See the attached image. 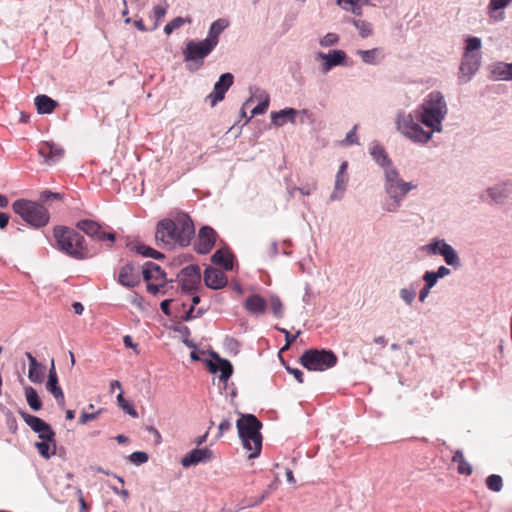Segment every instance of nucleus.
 <instances>
[{
  "mask_svg": "<svg viewBox=\"0 0 512 512\" xmlns=\"http://www.w3.org/2000/svg\"><path fill=\"white\" fill-rule=\"evenodd\" d=\"M447 113L444 97L440 92H432L421 105L420 121L431 128L425 131L411 114H402L397 118L398 130L414 142L426 143L432 137L433 131H440L441 122Z\"/></svg>",
  "mask_w": 512,
  "mask_h": 512,
  "instance_id": "obj_1",
  "label": "nucleus"
},
{
  "mask_svg": "<svg viewBox=\"0 0 512 512\" xmlns=\"http://www.w3.org/2000/svg\"><path fill=\"white\" fill-rule=\"evenodd\" d=\"M194 233L195 228L191 218L187 214H180L174 219L165 218L157 223L155 241L161 249L186 247Z\"/></svg>",
  "mask_w": 512,
  "mask_h": 512,
  "instance_id": "obj_2",
  "label": "nucleus"
},
{
  "mask_svg": "<svg viewBox=\"0 0 512 512\" xmlns=\"http://www.w3.org/2000/svg\"><path fill=\"white\" fill-rule=\"evenodd\" d=\"M53 237L55 247L73 259L84 260L93 256L84 236L70 227L55 226Z\"/></svg>",
  "mask_w": 512,
  "mask_h": 512,
  "instance_id": "obj_3",
  "label": "nucleus"
},
{
  "mask_svg": "<svg viewBox=\"0 0 512 512\" xmlns=\"http://www.w3.org/2000/svg\"><path fill=\"white\" fill-rule=\"evenodd\" d=\"M236 427L244 448L251 452L249 458L259 456L262 449V423L253 414H242Z\"/></svg>",
  "mask_w": 512,
  "mask_h": 512,
  "instance_id": "obj_4",
  "label": "nucleus"
},
{
  "mask_svg": "<svg viewBox=\"0 0 512 512\" xmlns=\"http://www.w3.org/2000/svg\"><path fill=\"white\" fill-rule=\"evenodd\" d=\"M416 185L411 182H405L400 178L398 171L392 167L385 169V191L392 199V202L387 204L386 210L395 212L400 207V202L403 197Z\"/></svg>",
  "mask_w": 512,
  "mask_h": 512,
  "instance_id": "obj_5",
  "label": "nucleus"
},
{
  "mask_svg": "<svg viewBox=\"0 0 512 512\" xmlns=\"http://www.w3.org/2000/svg\"><path fill=\"white\" fill-rule=\"evenodd\" d=\"M12 208L16 214L34 228L44 227L49 222L48 210L38 202L19 199L13 203Z\"/></svg>",
  "mask_w": 512,
  "mask_h": 512,
  "instance_id": "obj_6",
  "label": "nucleus"
},
{
  "mask_svg": "<svg viewBox=\"0 0 512 512\" xmlns=\"http://www.w3.org/2000/svg\"><path fill=\"white\" fill-rule=\"evenodd\" d=\"M480 47V38L469 37L466 40V47L459 69V79L461 81L468 82L471 77L478 71L481 65V55L479 53Z\"/></svg>",
  "mask_w": 512,
  "mask_h": 512,
  "instance_id": "obj_7",
  "label": "nucleus"
},
{
  "mask_svg": "<svg viewBox=\"0 0 512 512\" xmlns=\"http://www.w3.org/2000/svg\"><path fill=\"white\" fill-rule=\"evenodd\" d=\"M338 358L331 350L309 349L300 357V363L310 371H325L337 364Z\"/></svg>",
  "mask_w": 512,
  "mask_h": 512,
  "instance_id": "obj_8",
  "label": "nucleus"
},
{
  "mask_svg": "<svg viewBox=\"0 0 512 512\" xmlns=\"http://www.w3.org/2000/svg\"><path fill=\"white\" fill-rule=\"evenodd\" d=\"M214 48L215 43L206 39L202 41H188L183 51L184 61L196 64L194 69L190 68L191 70H196L203 65L204 58L207 57Z\"/></svg>",
  "mask_w": 512,
  "mask_h": 512,
  "instance_id": "obj_9",
  "label": "nucleus"
},
{
  "mask_svg": "<svg viewBox=\"0 0 512 512\" xmlns=\"http://www.w3.org/2000/svg\"><path fill=\"white\" fill-rule=\"evenodd\" d=\"M76 227L97 242H107V248H111L115 242L116 234L113 231L104 230L103 226L94 220H80L77 222Z\"/></svg>",
  "mask_w": 512,
  "mask_h": 512,
  "instance_id": "obj_10",
  "label": "nucleus"
},
{
  "mask_svg": "<svg viewBox=\"0 0 512 512\" xmlns=\"http://www.w3.org/2000/svg\"><path fill=\"white\" fill-rule=\"evenodd\" d=\"M21 417L25 423L36 433H38L41 440H53L55 432L51 426L44 420L37 416L30 415L26 412H21Z\"/></svg>",
  "mask_w": 512,
  "mask_h": 512,
  "instance_id": "obj_11",
  "label": "nucleus"
},
{
  "mask_svg": "<svg viewBox=\"0 0 512 512\" xmlns=\"http://www.w3.org/2000/svg\"><path fill=\"white\" fill-rule=\"evenodd\" d=\"M179 277L182 290L192 293L197 290L201 281L200 268L197 265H189L181 270Z\"/></svg>",
  "mask_w": 512,
  "mask_h": 512,
  "instance_id": "obj_12",
  "label": "nucleus"
},
{
  "mask_svg": "<svg viewBox=\"0 0 512 512\" xmlns=\"http://www.w3.org/2000/svg\"><path fill=\"white\" fill-rule=\"evenodd\" d=\"M216 239L217 233L212 227L204 226L200 228L195 243V250L200 254L209 253L213 249Z\"/></svg>",
  "mask_w": 512,
  "mask_h": 512,
  "instance_id": "obj_13",
  "label": "nucleus"
},
{
  "mask_svg": "<svg viewBox=\"0 0 512 512\" xmlns=\"http://www.w3.org/2000/svg\"><path fill=\"white\" fill-rule=\"evenodd\" d=\"M233 80L234 77L231 73H224L220 76L214 85L213 92L207 96V100L210 101L212 107L224 99L225 93L233 84Z\"/></svg>",
  "mask_w": 512,
  "mask_h": 512,
  "instance_id": "obj_14",
  "label": "nucleus"
},
{
  "mask_svg": "<svg viewBox=\"0 0 512 512\" xmlns=\"http://www.w3.org/2000/svg\"><path fill=\"white\" fill-rule=\"evenodd\" d=\"M141 273L138 267L132 264L124 265L118 275V282L125 287H135L140 283Z\"/></svg>",
  "mask_w": 512,
  "mask_h": 512,
  "instance_id": "obj_15",
  "label": "nucleus"
},
{
  "mask_svg": "<svg viewBox=\"0 0 512 512\" xmlns=\"http://www.w3.org/2000/svg\"><path fill=\"white\" fill-rule=\"evenodd\" d=\"M213 359V361L208 362L209 371L211 373L220 372V380L227 382L233 373L232 364L228 360L220 358L217 354H214Z\"/></svg>",
  "mask_w": 512,
  "mask_h": 512,
  "instance_id": "obj_16",
  "label": "nucleus"
},
{
  "mask_svg": "<svg viewBox=\"0 0 512 512\" xmlns=\"http://www.w3.org/2000/svg\"><path fill=\"white\" fill-rule=\"evenodd\" d=\"M212 456L213 452L208 448L193 449L190 453L182 458L181 464L184 467L197 465L199 463L210 461Z\"/></svg>",
  "mask_w": 512,
  "mask_h": 512,
  "instance_id": "obj_17",
  "label": "nucleus"
},
{
  "mask_svg": "<svg viewBox=\"0 0 512 512\" xmlns=\"http://www.w3.org/2000/svg\"><path fill=\"white\" fill-rule=\"evenodd\" d=\"M204 282L207 287L216 290L226 286L227 278L221 270L208 267L204 271Z\"/></svg>",
  "mask_w": 512,
  "mask_h": 512,
  "instance_id": "obj_18",
  "label": "nucleus"
},
{
  "mask_svg": "<svg viewBox=\"0 0 512 512\" xmlns=\"http://www.w3.org/2000/svg\"><path fill=\"white\" fill-rule=\"evenodd\" d=\"M46 388L55 397L58 404L63 407L65 405V397L61 387L58 385V377L55 370L54 360L51 361V368L49 370Z\"/></svg>",
  "mask_w": 512,
  "mask_h": 512,
  "instance_id": "obj_19",
  "label": "nucleus"
},
{
  "mask_svg": "<svg viewBox=\"0 0 512 512\" xmlns=\"http://www.w3.org/2000/svg\"><path fill=\"white\" fill-rule=\"evenodd\" d=\"M39 154L45 159L46 163L54 164L63 157L64 150L54 143L45 142L40 145Z\"/></svg>",
  "mask_w": 512,
  "mask_h": 512,
  "instance_id": "obj_20",
  "label": "nucleus"
},
{
  "mask_svg": "<svg viewBox=\"0 0 512 512\" xmlns=\"http://www.w3.org/2000/svg\"><path fill=\"white\" fill-rule=\"evenodd\" d=\"M142 274L145 281L167 284L166 274L160 268V266L155 263H146Z\"/></svg>",
  "mask_w": 512,
  "mask_h": 512,
  "instance_id": "obj_21",
  "label": "nucleus"
},
{
  "mask_svg": "<svg viewBox=\"0 0 512 512\" xmlns=\"http://www.w3.org/2000/svg\"><path fill=\"white\" fill-rule=\"evenodd\" d=\"M244 308L253 315L264 314L267 308V301L258 294H252L246 298Z\"/></svg>",
  "mask_w": 512,
  "mask_h": 512,
  "instance_id": "obj_22",
  "label": "nucleus"
},
{
  "mask_svg": "<svg viewBox=\"0 0 512 512\" xmlns=\"http://www.w3.org/2000/svg\"><path fill=\"white\" fill-rule=\"evenodd\" d=\"M319 56L325 60L323 70L327 72L332 67L342 64L346 58V53L342 50H332L328 54L320 53Z\"/></svg>",
  "mask_w": 512,
  "mask_h": 512,
  "instance_id": "obj_23",
  "label": "nucleus"
},
{
  "mask_svg": "<svg viewBox=\"0 0 512 512\" xmlns=\"http://www.w3.org/2000/svg\"><path fill=\"white\" fill-rule=\"evenodd\" d=\"M212 262L225 270L233 269V255L227 250H217L211 258Z\"/></svg>",
  "mask_w": 512,
  "mask_h": 512,
  "instance_id": "obj_24",
  "label": "nucleus"
},
{
  "mask_svg": "<svg viewBox=\"0 0 512 512\" xmlns=\"http://www.w3.org/2000/svg\"><path fill=\"white\" fill-rule=\"evenodd\" d=\"M35 105L40 114H50L58 106V103L47 95H38L35 98Z\"/></svg>",
  "mask_w": 512,
  "mask_h": 512,
  "instance_id": "obj_25",
  "label": "nucleus"
},
{
  "mask_svg": "<svg viewBox=\"0 0 512 512\" xmlns=\"http://www.w3.org/2000/svg\"><path fill=\"white\" fill-rule=\"evenodd\" d=\"M35 447L38 453L45 459L51 458L56 453V441L55 437L53 440H42L35 443Z\"/></svg>",
  "mask_w": 512,
  "mask_h": 512,
  "instance_id": "obj_26",
  "label": "nucleus"
},
{
  "mask_svg": "<svg viewBox=\"0 0 512 512\" xmlns=\"http://www.w3.org/2000/svg\"><path fill=\"white\" fill-rule=\"evenodd\" d=\"M512 3V0H490L488 5V11L491 18H494L496 21H501L504 19V13L500 12L499 15H495V13L501 9L506 8Z\"/></svg>",
  "mask_w": 512,
  "mask_h": 512,
  "instance_id": "obj_27",
  "label": "nucleus"
},
{
  "mask_svg": "<svg viewBox=\"0 0 512 512\" xmlns=\"http://www.w3.org/2000/svg\"><path fill=\"white\" fill-rule=\"evenodd\" d=\"M337 4L344 10L351 11L355 15H361L362 6L368 5L369 0H337Z\"/></svg>",
  "mask_w": 512,
  "mask_h": 512,
  "instance_id": "obj_28",
  "label": "nucleus"
},
{
  "mask_svg": "<svg viewBox=\"0 0 512 512\" xmlns=\"http://www.w3.org/2000/svg\"><path fill=\"white\" fill-rule=\"evenodd\" d=\"M452 462L458 464L457 471L459 474L468 476L472 473V466L468 461H466L462 451L457 450L454 453L452 457Z\"/></svg>",
  "mask_w": 512,
  "mask_h": 512,
  "instance_id": "obj_29",
  "label": "nucleus"
},
{
  "mask_svg": "<svg viewBox=\"0 0 512 512\" xmlns=\"http://www.w3.org/2000/svg\"><path fill=\"white\" fill-rule=\"evenodd\" d=\"M227 25L228 22L225 19H218L213 22L209 29V34L206 40L214 42L216 46L218 44L219 35L227 27Z\"/></svg>",
  "mask_w": 512,
  "mask_h": 512,
  "instance_id": "obj_30",
  "label": "nucleus"
},
{
  "mask_svg": "<svg viewBox=\"0 0 512 512\" xmlns=\"http://www.w3.org/2000/svg\"><path fill=\"white\" fill-rule=\"evenodd\" d=\"M296 113H297V111L293 108H286V109L280 110L279 112H274L271 115L272 122L276 126H282L285 123L286 117H289V119L291 121H293Z\"/></svg>",
  "mask_w": 512,
  "mask_h": 512,
  "instance_id": "obj_31",
  "label": "nucleus"
},
{
  "mask_svg": "<svg viewBox=\"0 0 512 512\" xmlns=\"http://www.w3.org/2000/svg\"><path fill=\"white\" fill-rule=\"evenodd\" d=\"M511 190L506 186H496L493 188H489L487 190L488 195L491 197V199L496 203H501L503 200L508 197Z\"/></svg>",
  "mask_w": 512,
  "mask_h": 512,
  "instance_id": "obj_32",
  "label": "nucleus"
},
{
  "mask_svg": "<svg viewBox=\"0 0 512 512\" xmlns=\"http://www.w3.org/2000/svg\"><path fill=\"white\" fill-rule=\"evenodd\" d=\"M26 401L30 408L34 411H38L42 408L41 400L37 394V391L32 387L25 388Z\"/></svg>",
  "mask_w": 512,
  "mask_h": 512,
  "instance_id": "obj_33",
  "label": "nucleus"
},
{
  "mask_svg": "<svg viewBox=\"0 0 512 512\" xmlns=\"http://www.w3.org/2000/svg\"><path fill=\"white\" fill-rule=\"evenodd\" d=\"M347 182H348L347 175H341V174L337 173L336 180H335V190L331 194L332 200L339 199L341 197V194L344 192V190L346 188Z\"/></svg>",
  "mask_w": 512,
  "mask_h": 512,
  "instance_id": "obj_34",
  "label": "nucleus"
},
{
  "mask_svg": "<svg viewBox=\"0 0 512 512\" xmlns=\"http://www.w3.org/2000/svg\"><path fill=\"white\" fill-rule=\"evenodd\" d=\"M352 23L357 28V30L359 31V35L362 38L369 37L373 32L371 24L365 20L353 19Z\"/></svg>",
  "mask_w": 512,
  "mask_h": 512,
  "instance_id": "obj_35",
  "label": "nucleus"
},
{
  "mask_svg": "<svg viewBox=\"0 0 512 512\" xmlns=\"http://www.w3.org/2000/svg\"><path fill=\"white\" fill-rule=\"evenodd\" d=\"M357 54L361 57L362 61L366 64H376L379 49L374 48L371 50H358Z\"/></svg>",
  "mask_w": 512,
  "mask_h": 512,
  "instance_id": "obj_36",
  "label": "nucleus"
},
{
  "mask_svg": "<svg viewBox=\"0 0 512 512\" xmlns=\"http://www.w3.org/2000/svg\"><path fill=\"white\" fill-rule=\"evenodd\" d=\"M442 256L448 265H451V266L459 265V257L452 246L445 245L444 253L442 254Z\"/></svg>",
  "mask_w": 512,
  "mask_h": 512,
  "instance_id": "obj_37",
  "label": "nucleus"
},
{
  "mask_svg": "<svg viewBox=\"0 0 512 512\" xmlns=\"http://www.w3.org/2000/svg\"><path fill=\"white\" fill-rule=\"evenodd\" d=\"M371 155L373 158L379 163L381 166H385L386 164H389V159L386 155L385 150L380 145L373 146L371 150Z\"/></svg>",
  "mask_w": 512,
  "mask_h": 512,
  "instance_id": "obj_38",
  "label": "nucleus"
},
{
  "mask_svg": "<svg viewBox=\"0 0 512 512\" xmlns=\"http://www.w3.org/2000/svg\"><path fill=\"white\" fill-rule=\"evenodd\" d=\"M267 306L270 307L272 313L280 318L283 315V304L278 296H271L267 301Z\"/></svg>",
  "mask_w": 512,
  "mask_h": 512,
  "instance_id": "obj_39",
  "label": "nucleus"
},
{
  "mask_svg": "<svg viewBox=\"0 0 512 512\" xmlns=\"http://www.w3.org/2000/svg\"><path fill=\"white\" fill-rule=\"evenodd\" d=\"M136 251H137V253L143 255L144 257H151L154 259H160V258L164 257V255L161 252H159L149 246H146L144 244L138 245L136 247Z\"/></svg>",
  "mask_w": 512,
  "mask_h": 512,
  "instance_id": "obj_40",
  "label": "nucleus"
},
{
  "mask_svg": "<svg viewBox=\"0 0 512 512\" xmlns=\"http://www.w3.org/2000/svg\"><path fill=\"white\" fill-rule=\"evenodd\" d=\"M486 486L491 491H494V492L501 491V489L503 487V481H502L501 476L496 475V474H492V475L488 476L486 479Z\"/></svg>",
  "mask_w": 512,
  "mask_h": 512,
  "instance_id": "obj_41",
  "label": "nucleus"
},
{
  "mask_svg": "<svg viewBox=\"0 0 512 512\" xmlns=\"http://www.w3.org/2000/svg\"><path fill=\"white\" fill-rule=\"evenodd\" d=\"M117 402H118V405L126 412L128 413L129 415H131L132 417L136 418L138 417V413L136 411V409L127 401L125 400L124 396H123V392H120L117 396Z\"/></svg>",
  "mask_w": 512,
  "mask_h": 512,
  "instance_id": "obj_42",
  "label": "nucleus"
},
{
  "mask_svg": "<svg viewBox=\"0 0 512 512\" xmlns=\"http://www.w3.org/2000/svg\"><path fill=\"white\" fill-rule=\"evenodd\" d=\"M445 245H448L445 241L443 240H436V241H433L431 242L430 244H428L425 249L426 251L429 253V254H433V255H441L444 253V246Z\"/></svg>",
  "mask_w": 512,
  "mask_h": 512,
  "instance_id": "obj_43",
  "label": "nucleus"
},
{
  "mask_svg": "<svg viewBox=\"0 0 512 512\" xmlns=\"http://www.w3.org/2000/svg\"><path fill=\"white\" fill-rule=\"evenodd\" d=\"M445 245H448L445 241L443 240H436V241H433L431 242L430 244H428L425 249L426 251L429 253V254H433V255H441L444 253V246Z\"/></svg>",
  "mask_w": 512,
  "mask_h": 512,
  "instance_id": "obj_44",
  "label": "nucleus"
},
{
  "mask_svg": "<svg viewBox=\"0 0 512 512\" xmlns=\"http://www.w3.org/2000/svg\"><path fill=\"white\" fill-rule=\"evenodd\" d=\"M28 378L33 383H41L44 379V371L42 365L29 369Z\"/></svg>",
  "mask_w": 512,
  "mask_h": 512,
  "instance_id": "obj_45",
  "label": "nucleus"
},
{
  "mask_svg": "<svg viewBox=\"0 0 512 512\" xmlns=\"http://www.w3.org/2000/svg\"><path fill=\"white\" fill-rule=\"evenodd\" d=\"M185 23V19L182 17H176L167 23L164 27V32L169 35L176 29L180 28Z\"/></svg>",
  "mask_w": 512,
  "mask_h": 512,
  "instance_id": "obj_46",
  "label": "nucleus"
},
{
  "mask_svg": "<svg viewBox=\"0 0 512 512\" xmlns=\"http://www.w3.org/2000/svg\"><path fill=\"white\" fill-rule=\"evenodd\" d=\"M401 299L407 304L411 305L416 297L415 289L403 288L400 290Z\"/></svg>",
  "mask_w": 512,
  "mask_h": 512,
  "instance_id": "obj_47",
  "label": "nucleus"
},
{
  "mask_svg": "<svg viewBox=\"0 0 512 512\" xmlns=\"http://www.w3.org/2000/svg\"><path fill=\"white\" fill-rule=\"evenodd\" d=\"M278 331L284 334L285 336V346L282 348V350L288 349L291 344L296 340V338L301 334V331H297L295 335H292L288 330L285 328H277Z\"/></svg>",
  "mask_w": 512,
  "mask_h": 512,
  "instance_id": "obj_48",
  "label": "nucleus"
},
{
  "mask_svg": "<svg viewBox=\"0 0 512 512\" xmlns=\"http://www.w3.org/2000/svg\"><path fill=\"white\" fill-rule=\"evenodd\" d=\"M165 14H166L165 7H162V6L154 7L153 15H154L155 22H154L152 29H156L159 26L160 22L163 20V18L165 16Z\"/></svg>",
  "mask_w": 512,
  "mask_h": 512,
  "instance_id": "obj_49",
  "label": "nucleus"
},
{
  "mask_svg": "<svg viewBox=\"0 0 512 512\" xmlns=\"http://www.w3.org/2000/svg\"><path fill=\"white\" fill-rule=\"evenodd\" d=\"M147 282V292L156 295L160 292L165 293L163 289L166 287V284L157 283L153 281H146Z\"/></svg>",
  "mask_w": 512,
  "mask_h": 512,
  "instance_id": "obj_50",
  "label": "nucleus"
},
{
  "mask_svg": "<svg viewBox=\"0 0 512 512\" xmlns=\"http://www.w3.org/2000/svg\"><path fill=\"white\" fill-rule=\"evenodd\" d=\"M130 461L134 464L140 465L148 461V455L145 452H133L130 455Z\"/></svg>",
  "mask_w": 512,
  "mask_h": 512,
  "instance_id": "obj_51",
  "label": "nucleus"
},
{
  "mask_svg": "<svg viewBox=\"0 0 512 512\" xmlns=\"http://www.w3.org/2000/svg\"><path fill=\"white\" fill-rule=\"evenodd\" d=\"M338 42V36L334 33L326 34L320 41L321 46L328 47Z\"/></svg>",
  "mask_w": 512,
  "mask_h": 512,
  "instance_id": "obj_52",
  "label": "nucleus"
},
{
  "mask_svg": "<svg viewBox=\"0 0 512 512\" xmlns=\"http://www.w3.org/2000/svg\"><path fill=\"white\" fill-rule=\"evenodd\" d=\"M39 199L42 202H49L52 200H60L61 195L59 193H54L49 190H45V191L41 192Z\"/></svg>",
  "mask_w": 512,
  "mask_h": 512,
  "instance_id": "obj_53",
  "label": "nucleus"
},
{
  "mask_svg": "<svg viewBox=\"0 0 512 512\" xmlns=\"http://www.w3.org/2000/svg\"><path fill=\"white\" fill-rule=\"evenodd\" d=\"M357 125L353 127L351 131H349L343 140L344 145H353L358 143V137L356 135Z\"/></svg>",
  "mask_w": 512,
  "mask_h": 512,
  "instance_id": "obj_54",
  "label": "nucleus"
},
{
  "mask_svg": "<svg viewBox=\"0 0 512 512\" xmlns=\"http://www.w3.org/2000/svg\"><path fill=\"white\" fill-rule=\"evenodd\" d=\"M423 279L425 281V285L428 286V288H432L438 280L435 272L432 271H426Z\"/></svg>",
  "mask_w": 512,
  "mask_h": 512,
  "instance_id": "obj_55",
  "label": "nucleus"
},
{
  "mask_svg": "<svg viewBox=\"0 0 512 512\" xmlns=\"http://www.w3.org/2000/svg\"><path fill=\"white\" fill-rule=\"evenodd\" d=\"M269 101L266 99L265 101L259 103L256 107L252 109V116L264 114L268 109Z\"/></svg>",
  "mask_w": 512,
  "mask_h": 512,
  "instance_id": "obj_56",
  "label": "nucleus"
},
{
  "mask_svg": "<svg viewBox=\"0 0 512 512\" xmlns=\"http://www.w3.org/2000/svg\"><path fill=\"white\" fill-rule=\"evenodd\" d=\"M232 427V423H231V420L230 419H224L218 426V438H221L223 436V434L230 430Z\"/></svg>",
  "mask_w": 512,
  "mask_h": 512,
  "instance_id": "obj_57",
  "label": "nucleus"
},
{
  "mask_svg": "<svg viewBox=\"0 0 512 512\" xmlns=\"http://www.w3.org/2000/svg\"><path fill=\"white\" fill-rule=\"evenodd\" d=\"M316 189H317V183L316 182H313L310 185H307L305 187L294 188V190L299 191L304 196L310 195L312 192L316 191Z\"/></svg>",
  "mask_w": 512,
  "mask_h": 512,
  "instance_id": "obj_58",
  "label": "nucleus"
},
{
  "mask_svg": "<svg viewBox=\"0 0 512 512\" xmlns=\"http://www.w3.org/2000/svg\"><path fill=\"white\" fill-rule=\"evenodd\" d=\"M98 414H99V412H96V413L82 412L79 417V423L86 424L89 421L95 420L97 418Z\"/></svg>",
  "mask_w": 512,
  "mask_h": 512,
  "instance_id": "obj_59",
  "label": "nucleus"
},
{
  "mask_svg": "<svg viewBox=\"0 0 512 512\" xmlns=\"http://www.w3.org/2000/svg\"><path fill=\"white\" fill-rule=\"evenodd\" d=\"M287 371L292 374L299 383H303V372L298 368L287 367Z\"/></svg>",
  "mask_w": 512,
  "mask_h": 512,
  "instance_id": "obj_60",
  "label": "nucleus"
},
{
  "mask_svg": "<svg viewBox=\"0 0 512 512\" xmlns=\"http://www.w3.org/2000/svg\"><path fill=\"white\" fill-rule=\"evenodd\" d=\"M7 426H8V428H9V430L11 432H13V433L16 432V430H17V421H16L14 416L9 415L7 417Z\"/></svg>",
  "mask_w": 512,
  "mask_h": 512,
  "instance_id": "obj_61",
  "label": "nucleus"
},
{
  "mask_svg": "<svg viewBox=\"0 0 512 512\" xmlns=\"http://www.w3.org/2000/svg\"><path fill=\"white\" fill-rule=\"evenodd\" d=\"M25 356L27 357V359L29 361V369H33V368L39 367L41 365L30 352H26Z\"/></svg>",
  "mask_w": 512,
  "mask_h": 512,
  "instance_id": "obj_62",
  "label": "nucleus"
},
{
  "mask_svg": "<svg viewBox=\"0 0 512 512\" xmlns=\"http://www.w3.org/2000/svg\"><path fill=\"white\" fill-rule=\"evenodd\" d=\"M172 300L170 299H166L164 301L161 302L160 304V308L162 310V312L169 316L170 315V304H171Z\"/></svg>",
  "mask_w": 512,
  "mask_h": 512,
  "instance_id": "obj_63",
  "label": "nucleus"
},
{
  "mask_svg": "<svg viewBox=\"0 0 512 512\" xmlns=\"http://www.w3.org/2000/svg\"><path fill=\"white\" fill-rule=\"evenodd\" d=\"M435 274H436V276H437V278H438V279H439V278H443V277H445V276H447V275H449V274H450V269H448V268H447V267H445V266H440V267L438 268V270L435 272Z\"/></svg>",
  "mask_w": 512,
  "mask_h": 512,
  "instance_id": "obj_64",
  "label": "nucleus"
}]
</instances>
